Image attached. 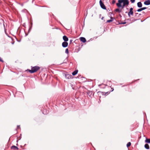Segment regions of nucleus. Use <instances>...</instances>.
Wrapping results in <instances>:
<instances>
[{"label":"nucleus","instance_id":"cd10ccee","mask_svg":"<svg viewBox=\"0 0 150 150\" xmlns=\"http://www.w3.org/2000/svg\"><path fill=\"white\" fill-rule=\"evenodd\" d=\"M110 93V91H108V92H105V95H108V94H109Z\"/></svg>","mask_w":150,"mask_h":150},{"label":"nucleus","instance_id":"7ed1b4c3","mask_svg":"<svg viewBox=\"0 0 150 150\" xmlns=\"http://www.w3.org/2000/svg\"><path fill=\"white\" fill-rule=\"evenodd\" d=\"M116 5L118 8H122V0H118Z\"/></svg>","mask_w":150,"mask_h":150},{"label":"nucleus","instance_id":"5fc2aeb1","mask_svg":"<svg viewBox=\"0 0 150 150\" xmlns=\"http://www.w3.org/2000/svg\"><path fill=\"white\" fill-rule=\"evenodd\" d=\"M15 130L17 131V129H16Z\"/></svg>","mask_w":150,"mask_h":150},{"label":"nucleus","instance_id":"c85d7f7f","mask_svg":"<svg viewBox=\"0 0 150 150\" xmlns=\"http://www.w3.org/2000/svg\"><path fill=\"white\" fill-rule=\"evenodd\" d=\"M115 3V0H113L112 2V4H114Z\"/></svg>","mask_w":150,"mask_h":150},{"label":"nucleus","instance_id":"c9c22d12","mask_svg":"<svg viewBox=\"0 0 150 150\" xmlns=\"http://www.w3.org/2000/svg\"><path fill=\"white\" fill-rule=\"evenodd\" d=\"M71 86L72 88L73 89V90H74V87H73V85L72 84H71Z\"/></svg>","mask_w":150,"mask_h":150},{"label":"nucleus","instance_id":"1a4fd4ad","mask_svg":"<svg viewBox=\"0 0 150 150\" xmlns=\"http://www.w3.org/2000/svg\"><path fill=\"white\" fill-rule=\"evenodd\" d=\"M79 39L80 41L83 43H85L86 41V38L83 37H80L79 38Z\"/></svg>","mask_w":150,"mask_h":150},{"label":"nucleus","instance_id":"c03bdc74","mask_svg":"<svg viewBox=\"0 0 150 150\" xmlns=\"http://www.w3.org/2000/svg\"><path fill=\"white\" fill-rule=\"evenodd\" d=\"M28 33H25V36H26L27 35H28Z\"/></svg>","mask_w":150,"mask_h":150},{"label":"nucleus","instance_id":"9b49d317","mask_svg":"<svg viewBox=\"0 0 150 150\" xmlns=\"http://www.w3.org/2000/svg\"><path fill=\"white\" fill-rule=\"evenodd\" d=\"M63 39L64 41L65 42H67L68 40V38L65 35L63 36Z\"/></svg>","mask_w":150,"mask_h":150},{"label":"nucleus","instance_id":"ea45409f","mask_svg":"<svg viewBox=\"0 0 150 150\" xmlns=\"http://www.w3.org/2000/svg\"><path fill=\"white\" fill-rule=\"evenodd\" d=\"M142 8L143 10H144V9H145L146 8L145 7H143Z\"/></svg>","mask_w":150,"mask_h":150},{"label":"nucleus","instance_id":"e433bc0d","mask_svg":"<svg viewBox=\"0 0 150 150\" xmlns=\"http://www.w3.org/2000/svg\"><path fill=\"white\" fill-rule=\"evenodd\" d=\"M19 4L21 5L22 6H23V4L19 3Z\"/></svg>","mask_w":150,"mask_h":150},{"label":"nucleus","instance_id":"473e14b6","mask_svg":"<svg viewBox=\"0 0 150 150\" xmlns=\"http://www.w3.org/2000/svg\"><path fill=\"white\" fill-rule=\"evenodd\" d=\"M111 90H110V92H112V91H113L114 90L113 88H111Z\"/></svg>","mask_w":150,"mask_h":150},{"label":"nucleus","instance_id":"603ef678","mask_svg":"<svg viewBox=\"0 0 150 150\" xmlns=\"http://www.w3.org/2000/svg\"><path fill=\"white\" fill-rule=\"evenodd\" d=\"M98 37H94V38H95V39H96Z\"/></svg>","mask_w":150,"mask_h":150},{"label":"nucleus","instance_id":"f3484780","mask_svg":"<svg viewBox=\"0 0 150 150\" xmlns=\"http://www.w3.org/2000/svg\"><path fill=\"white\" fill-rule=\"evenodd\" d=\"M97 93L98 95L99 94H101L103 96H105V92H101V91H98L97 92Z\"/></svg>","mask_w":150,"mask_h":150},{"label":"nucleus","instance_id":"58836bf2","mask_svg":"<svg viewBox=\"0 0 150 150\" xmlns=\"http://www.w3.org/2000/svg\"><path fill=\"white\" fill-rule=\"evenodd\" d=\"M37 6H38L39 7H45V6H38V5H37Z\"/></svg>","mask_w":150,"mask_h":150},{"label":"nucleus","instance_id":"37998d69","mask_svg":"<svg viewBox=\"0 0 150 150\" xmlns=\"http://www.w3.org/2000/svg\"><path fill=\"white\" fill-rule=\"evenodd\" d=\"M16 40L18 42H20V41H21V40H18V39H17V38H16Z\"/></svg>","mask_w":150,"mask_h":150},{"label":"nucleus","instance_id":"2f4dec72","mask_svg":"<svg viewBox=\"0 0 150 150\" xmlns=\"http://www.w3.org/2000/svg\"><path fill=\"white\" fill-rule=\"evenodd\" d=\"M21 134H20V136L19 137V140H20L21 139Z\"/></svg>","mask_w":150,"mask_h":150},{"label":"nucleus","instance_id":"3c124183","mask_svg":"<svg viewBox=\"0 0 150 150\" xmlns=\"http://www.w3.org/2000/svg\"><path fill=\"white\" fill-rule=\"evenodd\" d=\"M90 40H91V41L92 40V38L90 39Z\"/></svg>","mask_w":150,"mask_h":150},{"label":"nucleus","instance_id":"0eeeda50","mask_svg":"<svg viewBox=\"0 0 150 150\" xmlns=\"http://www.w3.org/2000/svg\"><path fill=\"white\" fill-rule=\"evenodd\" d=\"M118 8L116 9L115 10V11L116 13H119L121 12H122V8Z\"/></svg>","mask_w":150,"mask_h":150},{"label":"nucleus","instance_id":"49530a36","mask_svg":"<svg viewBox=\"0 0 150 150\" xmlns=\"http://www.w3.org/2000/svg\"><path fill=\"white\" fill-rule=\"evenodd\" d=\"M125 23H125V22H122V24H125Z\"/></svg>","mask_w":150,"mask_h":150},{"label":"nucleus","instance_id":"c756f323","mask_svg":"<svg viewBox=\"0 0 150 150\" xmlns=\"http://www.w3.org/2000/svg\"><path fill=\"white\" fill-rule=\"evenodd\" d=\"M58 21V23H59L60 24H61V25L62 26H63V27H64V28H65L64 27L63 25L62 24V23H61L59 21Z\"/></svg>","mask_w":150,"mask_h":150},{"label":"nucleus","instance_id":"052dcab7","mask_svg":"<svg viewBox=\"0 0 150 150\" xmlns=\"http://www.w3.org/2000/svg\"><path fill=\"white\" fill-rule=\"evenodd\" d=\"M108 10L110 11V10H109V9H108Z\"/></svg>","mask_w":150,"mask_h":150},{"label":"nucleus","instance_id":"09e8293b","mask_svg":"<svg viewBox=\"0 0 150 150\" xmlns=\"http://www.w3.org/2000/svg\"><path fill=\"white\" fill-rule=\"evenodd\" d=\"M103 18H104V17H102V18H101V19H102V20H103Z\"/></svg>","mask_w":150,"mask_h":150},{"label":"nucleus","instance_id":"6e6552de","mask_svg":"<svg viewBox=\"0 0 150 150\" xmlns=\"http://www.w3.org/2000/svg\"><path fill=\"white\" fill-rule=\"evenodd\" d=\"M133 9L131 8L130 9L128 13V15L129 16H130V15H133Z\"/></svg>","mask_w":150,"mask_h":150},{"label":"nucleus","instance_id":"4c0bfd02","mask_svg":"<svg viewBox=\"0 0 150 150\" xmlns=\"http://www.w3.org/2000/svg\"><path fill=\"white\" fill-rule=\"evenodd\" d=\"M17 128L18 129L20 128V125H18L17 126Z\"/></svg>","mask_w":150,"mask_h":150},{"label":"nucleus","instance_id":"423d86ee","mask_svg":"<svg viewBox=\"0 0 150 150\" xmlns=\"http://www.w3.org/2000/svg\"><path fill=\"white\" fill-rule=\"evenodd\" d=\"M65 78L68 79H72L73 77L72 75H71L70 74H65Z\"/></svg>","mask_w":150,"mask_h":150},{"label":"nucleus","instance_id":"6ab92c4d","mask_svg":"<svg viewBox=\"0 0 150 150\" xmlns=\"http://www.w3.org/2000/svg\"><path fill=\"white\" fill-rule=\"evenodd\" d=\"M67 58L68 57H67L64 61L63 62L61 63L60 64V65H61V64H64V63H67V62L68 61V59H67Z\"/></svg>","mask_w":150,"mask_h":150},{"label":"nucleus","instance_id":"b1692460","mask_svg":"<svg viewBox=\"0 0 150 150\" xmlns=\"http://www.w3.org/2000/svg\"><path fill=\"white\" fill-rule=\"evenodd\" d=\"M131 145V143L130 142H129L127 143V147H129Z\"/></svg>","mask_w":150,"mask_h":150},{"label":"nucleus","instance_id":"4d7b16f0","mask_svg":"<svg viewBox=\"0 0 150 150\" xmlns=\"http://www.w3.org/2000/svg\"><path fill=\"white\" fill-rule=\"evenodd\" d=\"M18 144H16V145L18 146Z\"/></svg>","mask_w":150,"mask_h":150},{"label":"nucleus","instance_id":"393cba45","mask_svg":"<svg viewBox=\"0 0 150 150\" xmlns=\"http://www.w3.org/2000/svg\"><path fill=\"white\" fill-rule=\"evenodd\" d=\"M65 53L67 54H69V50H68V48H67L65 50Z\"/></svg>","mask_w":150,"mask_h":150},{"label":"nucleus","instance_id":"79ce46f5","mask_svg":"<svg viewBox=\"0 0 150 150\" xmlns=\"http://www.w3.org/2000/svg\"><path fill=\"white\" fill-rule=\"evenodd\" d=\"M6 35L9 38H11V37L10 36H9V35H8V34H7V33H6Z\"/></svg>","mask_w":150,"mask_h":150},{"label":"nucleus","instance_id":"de8ad7c7","mask_svg":"<svg viewBox=\"0 0 150 150\" xmlns=\"http://www.w3.org/2000/svg\"><path fill=\"white\" fill-rule=\"evenodd\" d=\"M119 16H120V17H122V16H121V15L120 14H119Z\"/></svg>","mask_w":150,"mask_h":150},{"label":"nucleus","instance_id":"680f3d73","mask_svg":"<svg viewBox=\"0 0 150 150\" xmlns=\"http://www.w3.org/2000/svg\"><path fill=\"white\" fill-rule=\"evenodd\" d=\"M108 10L110 11V10H109V9H108Z\"/></svg>","mask_w":150,"mask_h":150},{"label":"nucleus","instance_id":"72a5a7b5","mask_svg":"<svg viewBox=\"0 0 150 150\" xmlns=\"http://www.w3.org/2000/svg\"><path fill=\"white\" fill-rule=\"evenodd\" d=\"M135 0H130L131 2L132 3H133L135 2Z\"/></svg>","mask_w":150,"mask_h":150},{"label":"nucleus","instance_id":"20e7f679","mask_svg":"<svg viewBox=\"0 0 150 150\" xmlns=\"http://www.w3.org/2000/svg\"><path fill=\"white\" fill-rule=\"evenodd\" d=\"M122 3L123 5L122 6V8L123 7L126 5H128L129 4V1L128 0H122Z\"/></svg>","mask_w":150,"mask_h":150},{"label":"nucleus","instance_id":"a18cd8bd","mask_svg":"<svg viewBox=\"0 0 150 150\" xmlns=\"http://www.w3.org/2000/svg\"><path fill=\"white\" fill-rule=\"evenodd\" d=\"M18 138V137H17V140H16V142L17 143H18V140L17 139Z\"/></svg>","mask_w":150,"mask_h":150},{"label":"nucleus","instance_id":"dca6fc26","mask_svg":"<svg viewBox=\"0 0 150 150\" xmlns=\"http://www.w3.org/2000/svg\"><path fill=\"white\" fill-rule=\"evenodd\" d=\"M144 4L146 5H149L150 4V0H148L145 1L144 2Z\"/></svg>","mask_w":150,"mask_h":150},{"label":"nucleus","instance_id":"f257e3e1","mask_svg":"<svg viewBox=\"0 0 150 150\" xmlns=\"http://www.w3.org/2000/svg\"><path fill=\"white\" fill-rule=\"evenodd\" d=\"M31 70L28 69L25 71L29 72L30 74H33L37 72L40 68L39 67L37 66L34 67L31 66Z\"/></svg>","mask_w":150,"mask_h":150},{"label":"nucleus","instance_id":"a878e982","mask_svg":"<svg viewBox=\"0 0 150 150\" xmlns=\"http://www.w3.org/2000/svg\"><path fill=\"white\" fill-rule=\"evenodd\" d=\"M143 10V9H142V8H140L139 9H138L137 10V11H138V12H140V11H142Z\"/></svg>","mask_w":150,"mask_h":150},{"label":"nucleus","instance_id":"a19ab883","mask_svg":"<svg viewBox=\"0 0 150 150\" xmlns=\"http://www.w3.org/2000/svg\"><path fill=\"white\" fill-rule=\"evenodd\" d=\"M119 24H122V21H120V22L119 23Z\"/></svg>","mask_w":150,"mask_h":150},{"label":"nucleus","instance_id":"f704fd0d","mask_svg":"<svg viewBox=\"0 0 150 150\" xmlns=\"http://www.w3.org/2000/svg\"><path fill=\"white\" fill-rule=\"evenodd\" d=\"M73 40L72 39H71L70 40V44H71Z\"/></svg>","mask_w":150,"mask_h":150},{"label":"nucleus","instance_id":"bf43d9fd","mask_svg":"<svg viewBox=\"0 0 150 150\" xmlns=\"http://www.w3.org/2000/svg\"><path fill=\"white\" fill-rule=\"evenodd\" d=\"M99 15H100V16H101V14H100Z\"/></svg>","mask_w":150,"mask_h":150},{"label":"nucleus","instance_id":"2eb2a0df","mask_svg":"<svg viewBox=\"0 0 150 150\" xmlns=\"http://www.w3.org/2000/svg\"><path fill=\"white\" fill-rule=\"evenodd\" d=\"M78 71V70H76L75 71L72 72V75L75 76L77 74Z\"/></svg>","mask_w":150,"mask_h":150},{"label":"nucleus","instance_id":"aec40b11","mask_svg":"<svg viewBox=\"0 0 150 150\" xmlns=\"http://www.w3.org/2000/svg\"><path fill=\"white\" fill-rule=\"evenodd\" d=\"M137 4L139 8H141L142 6V4L140 2H138L137 3Z\"/></svg>","mask_w":150,"mask_h":150},{"label":"nucleus","instance_id":"6e6d98bb","mask_svg":"<svg viewBox=\"0 0 150 150\" xmlns=\"http://www.w3.org/2000/svg\"><path fill=\"white\" fill-rule=\"evenodd\" d=\"M26 144H25L24 145V146H26Z\"/></svg>","mask_w":150,"mask_h":150},{"label":"nucleus","instance_id":"bb28decb","mask_svg":"<svg viewBox=\"0 0 150 150\" xmlns=\"http://www.w3.org/2000/svg\"><path fill=\"white\" fill-rule=\"evenodd\" d=\"M3 25H4V31H5V33H6V29L5 28V26L4 24H3Z\"/></svg>","mask_w":150,"mask_h":150},{"label":"nucleus","instance_id":"f8f14e48","mask_svg":"<svg viewBox=\"0 0 150 150\" xmlns=\"http://www.w3.org/2000/svg\"><path fill=\"white\" fill-rule=\"evenodd\" d=\"M11 149L13 150H18V148L16 146L13 145L11 147Z\"/></svg>","mask_w":150,"mask_h":150},{"label":"nucleus","instance_id":"8fccbe9b","mask_svg":"<svg viewBox=\"0 0 150 150\" xmlns=\"http://www.w3.org/2000/svg\"><path fill=\"white\" fill-rule=\"evenodd\" d=\"M25 25V23H24L23 24V26H24V25Z\"/></svg>","mask_w":150,"mask_h":150},{"label":"nucleus","instance_id":"13d9d810","mask_svg":"<svg viewBox=\"0 0 150 150\" xmlns=\"http://www.w3.org/2000/svg\"><path fill=\"white\" fill-rule=\"evenodd\" d=\"M99 15H100V16H101V14H100Z\"/></svg>","mask_w":150,"mask_h":150},{"label":"nucleus","instance_id":"412c9836","mask_svg":"<svg viewBox=\"0 0 150 150\" xmlns=\"http://www.w3.org/2000/svg\"><path fill=\"white\" fill-rule=\"evenodd\" d=\"M144 147L146 149H148L149 148V144H146L144 145Z\"/></svg>","mask_w":150,"mask_h":150},{"label":"nucleus","instance_id":"4be33fe9","mask_svg":"<svg viewBox=\"0 0 150 150\" xmlns=\"http://www.w3.org/2000/svg\"><path fill=\"white\" fill-rule=\"evenodd\" d=\"M48 113L47 111L46 110H44L42 112V113L44 115H46Z\"/></svg>","mask_w":150,"mask_h":150},{"label":"nucleus","instance_id":"ddd939ff","mask_svg":"<svg viewBox=\"0 0 150 150\" xmlns=\"http://www.w3.org/2000/svg\"><path fill=\"white\" fill-rule=\"evenodd\" d=\"M93 93V91H89L87 92V94L90 97H91Z\"/></svg>","mask_w":150,"mask_h":150},{"label":"nucleus","instance_id":"a211bd4d","mask_svg":"<svg viewBox=\"0 0 150 150\" xmlns=\"http://www.w3.org/2000/svg\"><path fill=\"white\" fill-rule=\"evenodd\" d=\"M114 18L112 17H110V20H108L107 21V23H109L113 21Z\"/></svg>","mask_w":150,"mask_h":150},{"label":"nucleus","instance_id":"5701e85b","mask_svg":"<svg viewBox=\"0 0 150 150\" xmlns=\"http://www.w3.org/2000/svg\"><path fill=\"white\" fill-rule=\"evenodd\" d=\"M145 142L146 143H150V139H146L145 140Z\"/></svg>","mask_w":150,"mask_h":150},{"label":"nucleus","instance_id":"7c9ffc66","mask_svg":"<svg viewBox=\"0 0 150 150\" xmlns=\"http://www.w3.org/2000/svg\"><path fill=\"white\" fill-rule=\"evenodd\" d=\"M0 62H4L3 60H2V59H1V58L0 57Z\"/></svg>","mask_w":150,"mask_h":150},{"label":"nucleus","instance_id":"f03ea898","mask_svg":"<svg viewBox=\"0 0 150 150\" xmlns=\"http://www.w3.org/2000/svg\"><path fill=\"white\" fill-rule=\"evenodd\" d=\"M99 4L101 8L105 10L106 9V8L102 0H100Z\"/></svg>","mask_w":150,"mask_h":150},{"label":"nucleus","instance_id":"9d476101","mask_svg":"<svg viewBox=\"0 0 150 150\" xmlns=\"http://www.w3.org/2000/svg\"><path fill=\"white\" fill-rule=\"evenodd\" d=\"M98 86L101 88H105L106 86H108L107 85H105L103 83H102L101 84L99 85Z\"/></svg>","mask_w":150,"mask_h":150},{"label":"nucleus","instance_id":"4468645a","mask_svg":"<svg viewBox=\"0 0 150 150\" xmlns=\"http://www.w3.org/2000/svg\"><path fill=\"white\" fill-rule=\"evenodd\" d=\"M30 24H31V25L30 26H29V28L28 29V33H29L30 32V31L32 29V25H33L32 23H30Z\"/></svg>","mask_w":150,"mask_h":150},{"label":"nucleus","instance_id":"864d4df0","mask_svg":"<svg viewBox=\"0 0 150 150\" xmlns=\"http://www.w3.org/2000/svg\"><path fill=\"white\" fill-rule=\"evenodd\" d=\"M14 42H12V44H14Z\"/></svg>","mask_w":150,"mask_h":150},{"label":"nucleus","instance_id":"39448f33","mask_svg":"<svg viewBox=\"0 0 150 150\" xmlns=\"http://www.w3.org/2000/svg\"><path fill=\"white\" fill-rule=\"evenodd\" d=\"M68 43L67 42L64 41L62 43V46L63 47L65 48L68 46Z\"/></svg>","mask_w":150,"mask_h":150}]
</instances>
